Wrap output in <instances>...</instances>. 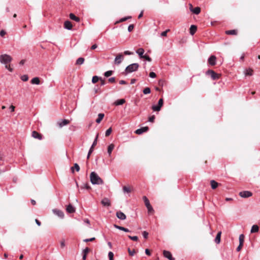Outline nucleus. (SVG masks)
<instances>
[{"instance_id": "nucleus-9", "label": "nucleus", "mask_w": 260, "mask_h": 260, "mask_svg": "<svg viewBox=\"0 0 260 260\" xmlns=\"http://www.w3.org/2000/svg\"><path fill=\"white\" fill-rule=\"evenodd\" d=\"M149 128L148 126H145L137 129L135 133L138 135H141L144 132L148 131Z\"/></svg>"}, {"instance_id": "nucleus-29", "label": "nucleus", "mask_w": 260, "mask_h": 260, "mask_svg": "<svg viewBox=\"0 0 260 260\" xmlns=\"http://www.w3.org/2000/svg\"><path fill=\"white\" fill-rule=\"evenodd\" d=\"M191 12L196 15H198L201 12V8L199 7H197L194 8H193Z\"/></svg>"}, {"instance_id": "nucleus-49", "label": "nucleus", "mask_w": 260, "mask_h": 260, "mask_svg": "<svg viewBox=\"0 0 260 260\" xmlns=\"http://www.w3.org/2000/svg\"><path fill=\"white\" fill-rule=\"evenodd\" d=\"M142 235L145 239H147L148 236V233L146 231H143L142 232Z\"/></svg>"}, {"instance_id": "nucleus-20", "label": "nucleus", "mask_w": 260, "mask_h": 260, "mask_svg": "<svg viewBox=\"0 0 260 260\" xmlns=\"http://www.w3.org/2000/svg\"><path fill=\"white\" fill-rule=\"evenodd\" d=\"M197 27L196 25H191L189 29L190 34L191 35H193L196 31H197Z\"/></svg>"}, {"instance_id": "nucleus-45", "label": "nucleus", "mask_w": 260, "mask_h": 260, "mask_svg": "<svg viewBox=\"0 0 260 260\" xmlns=\"http://www.w3.org/2000/svg\"><path fill=\"white\" fill-rule=\"evenodd\" d=\"M131 16H127V17H123V18H121L119 21H118V22H124L126 20H127V19L131 18Z\"/></svg>"}, {"instance_id": "nucleus-4", "label": "nucleus", "mask_w": 260, "mask_h": 260, "mask_svg": "<svg viewBox=\"0 0 260 260\" xmlns=\"http://www.w3.org/2000/svg\"><path fill=\"white\" fill-rule=\"evenodd\" d=\"M206 75H210L212 80H217L219 79L220 75L216 73L214 71L211 70H208L206 73Z\"/></svg>"}, {"instance_id": "nucleus-26", "label": "nucleus", "mask_w": 260, "mask_h": 260, "mask_svg": "<svg viewBox=\"0 0 260 260\" xmlns=\"http://www.w3.org/2000/svg\"><path fill=\"white\" fill-rule=\"evenodd\" d=\"M225 34L229 35H236L237 34V31L235 29L229 30L225 31Z\"/></svg>"}, {"instance_id": "nucleus-6", "label": "nucleus", "mask_w": 260, "mask_h": 260, "mask_svg": "<svg viewBox=\"0 0 260 260\" xmlns=\"http://www.w3.org/2000/svg\"><path fill=\"white\" fill-rule=\"evenodd\" d=\"M124 57L122 53L118 54L114 60V63L117 64H119L123 60Z\"/></svg>"}, {"instance_id": "nucleus-42", "label": "nucleus", "mask_w": 260, "mask_h": 260, "mask_svg": "<svg viewBox=\"0 0 260 260\" xmlns=\"http://www.w3.org/2000/svg\"><path fill=\"white\" fill-rule=\"evenodd\" d=\"M147 210H148V212L150 213H153L154 212V210L152 208V207L150 205L149 206L147 207Z\"/></svg>"}, {"instance_id": "nucleus-32", "label": "nucleus", "mask_w": 260, "mask_h": 260, "mask_svg": "<svg viewBox=\"0 0 260 260\" xmlns=\"http://www.w3.org/2000/svg\"><path fill=\"white\" fill-rule=\"evenodd\" d=\"M253 70L249 68L245 71V75L252 76L253 75Z\"/></svg>"}, {"instance_id": "nucleus-24", "label": "nucleus", "mask_w": 260, "mask_h": 260, "mask_svg": "<svg viewBox=\"0 0 260 260\" xmlns=\"http://www.w3.org/2000/svg\"><path fill=\"white\" fill-rule=\"evenodd\" d=\"M31 83L33 84L39 85L40 83V79L38 77H35L31 79Z\"/></svg>"}, {"instance_id": "nucleus-50", "label": "nucleus", "mask_w": 260, "mask_h": 260, "mask_svg": "<svg viewBox=\"0 0 260 260\" xmlns=\"http://www.w3.org/2000/svg\"><path fill=\"white\" fill-rule=\"evenodd\" d=\"M129 254L131 256H133L135 253V250H131L129 248L128 249Z\"/></svg>"}, {"instance_id": "nucleus-27", "label": "nucleus", "mask_w": 260, "mask_h": 260, "mask_svg": "<svg viewBox=\"0 0 260 260\" xmlns=\"http://www.w3.org/2000/svg\"><path fill=\"white\" fill-rule=\"evenodd\" d=\"M104 117V114L103 113H100L98 114V117L96 119V122L98 123H100L101 121L102 120Z\"/></svg>"}, {"instance_id": "nucleus-62", "label": "nucleus", "mask_w": 260, "mask_h": 260, "mask_svg": "<svg viewBox=\"0 0 260 260\" xmlns=\"http://www.w3.org/2000/svg\"><path fill=\"white\" fill-rule=\"evenodd\" d=\"M243 245H240V244H239V246L237 248V251H239L241 250V248L242 247Z\"/></svg>"}, {"instance_id": "nucleus-57", "label": "nucleus", "mask_w": 260, "mask_h": 260, "mask_svg": "<svg viewBox=\"0 0 260 260\" xmlns=\"http://www.w3.org/2000/svg\"><path fill=\"white\" fill-rule=\"evenodd\" d=\"M108 81L110 83H114L115 82V78L114 77H111L109 78Z\"/></svg>"}, {"instance_id": "nucleus-7", "label": "nucleus", "mask_w": 260, "mask_h": 260, "mask_svg": "<svg viewBox=\"0 0 260 260\" xmlns=\"http://www.w3.org/2000/svg\"><path fill=\"white\" fill-rule=\"evenodd\" d=\"M252 193L249 191H242L239 192V196L242 198H248L252 196Z\"/></svg>"}, {"instance_id": "nucleus-43", "label": "nucleus", "mask_w": 260, "mask_h": 260, "mask_svg": "<svg viewBox=\"0 0 260 260\" xmlns=\"http://www.w3.org/2000/svg\"><path fill=\"white\" fill-rule=\"evenodd\" d=\"M123 190L124 192H127V193H128V192H131V189L129 187H126L125 186H123Z\"/></svg>"}, {"instance_id": "nucleus-54", "label": "nucleus", "mask_w": 260, "mask_h": 260, "mask_svg": "<svg viewBox=\"0 0 260 260\" xmlns=\"http://www.w3.org/2000/svg\"><path fill=\"white\" fill-rule=\"evenodd\" d=\"M89 249L88 247H86L83 250L82 253L83 254L87 255V254L89 252Z\"/></svg>"}, {"instance_id": "nucleus-5", "label": "nucleus", "mask_w": 260, "mask_h": 260, "mask_svg": "<svg viewBox=\"0 0 260 260\" xmlns=\"http://www.w3.org/2000/svg\"><path fill=\"white\" fill-rule=\"evenodd\" d=\"M163 103H164L163 99H160L159 100V101H158V105H153V106H152V110L153 111H160V109H161V107L163 105Z\"/></svg>"}, {"instance_id": "nucleus-16", "label": "nucleus", "mask_w": 260, "mask_h": 260, "mask_svg": "<svg viewBox=\"0 0 260 260\" xmlns=\"http://www.w3.org/2000/svg\"><path fill=\"white\" fill-rule=\"evenodd\" d=\"M66 210L69 213H73L75 212V208L71 204L68 205L66 208Z\"/></svg>"}, {"instance_id": "nucleus-56", "label": "nucleus", "mask_w": 260, "mask_h": 260, "mask_svg": "<svg viewBox=\"0 0 260 260\" xmlns=\"http://www.w3.org/2000/svg\"><path fill=\"white\" fill-rule=\"evenodd\" d=\"M123 54L126 55H129L133 54V52L129 51H124Z\"/></svg>"}, {"instance_id": "nucleus-58", "label": "nucleus", "mask_w": 260, "mask_h": 260, "mask_svg": "<svg viewBox=\"0 0 260 260\" xmlns=\"http://www.w3.org/2000/svg\"><path fill=\"white\" fill-rule=\"evenodd\" d=\"M169 30H170L169 29H167L166 31H164L162 32L161 34V36H163V37L166 36L167 34V32L168 31H169Z\"/></svg>"}, {"instance_id": "nucleus-64", "label": "nucleus", "mask_w": 260, "mask_h": 260, "mask_svg": "<svg viewBox=\"0 0 260 260\" xmlns=\"http://www.w3.org/2000/svg\"><path fill=\"white\" fill-rule=\"evenodd\" d=\"M35 221L38 226H40L41 224V222L37 219H36Z\"/></svg>"}, {"instance_id": "nucleus-46", "label": "nucleus", "mask_w": 260, "mask_h": 260, "mask_svg": "<svg viewBox=\"0 0 260 260\" xmlns=\"http://www.w3.org/2000/svg\"><path fill=\"white\" fill-rule=\"evenodd\" d=\"M21 79L23 81H27L28 80L27 75H24L21 77Z\"/></svg>"}, {"instance_id": "nucleus-59", "label": "nucleus", "mask_w": 260, "mask_h": 260, "mask_svg": "<svg viewBox=\"0 0 260 260\" xmlns=\"http://www.w3.org/2000/svg\"><path fill=\"white\" fill-rule=\"evenodd\" d=\"M6 35V31L4 30H2L0 31V36L1 37H4Z\"/></svg>"}, {"instance_id": "nucleus-52", "label": "nucleus", "mask_w": 260, "mask_h": 260, "mask_svg": "<svg viewBox=\"0 0 260 260\" xmlns=\"http://www.w3.org/2000/svg\"><path fill=\"white\" fill-rule=\"evenodd\" d=\"M134 28V25L133 24H130L128 27V31L129 32H131Z\"/></svg>"}, {"instance_id": "nucleus-13", "label": "nucleus", "mask_w": 260, "mask_h": 260, "mask_svg": "<svg viewBox=\"0 0 260 260\" xmlns=\"http://www.w3.org/2000/svg\"><path fill=\"white\" fill-rule=\"evenodd\" d=\"M32 137L35 139H37L38 140L42 139V136L41 134H39L36 131H33L31 134Z\"/></svg>"}, {"instance_id": "nucleus-21", "label": "nucleus", "mask_w": 260, "mask_h": 260, "mask_svg": "<svg viewBox=\"0 0 260 260\" xmlns=\"http://www.w3.org/2000/svg\"><path fill=\"white\" fill-rule=\"evenodd\" d=\"M114 226L116 229H118L119 230L123 231H124L125 232H130V231L128 229L124 228V227H122V226H120L117 225L116 224H114Z\"/></svg>"}, {"instance_id": "nucleus-8", "label": "nucleus", "mask_w": 260, "mask_h": 260, "mask_svg": "<svg viewBox=\"0 0 260 260\" xmlns=\"http://www.w3.org/2000/svg\"><path fill=\"white\" fill-rule=\"evenodd\" d=\"M164 256L168 258L169 260H175V258L172 256L171 253L167 250H164L163 251Z\"/></svg>"}, {"instance_id": "nucleus-15", "label": "nucleus", "mask_w": 260, "mask_h": 260, "mask_svg": "<svg viewBox=\"0 0 260 260\" xmlns=\"http://www.w3.org/2000/svg\"><path fill=\"white\" fill-rule=\"evenodd\" d=\"M101 203L104 206H110L111 205L109 199L107 198L103 199L101 201Z\"/></svg>"}, {"instance_id": "nucleus-61", "label": "nucleus", "mask_w": 260, "mask_h": 260, "mask_svg": "<svg viewBox=\"0 0 260 260\" xmlns=\"http://www.w3.org/2000/svg\"><path fill=\"white\" fill-rule=\"evenodd\" d=\"M66 244H65V242L64 241H61L60 242V246L61 248H63L64 246H65Z\"/></svg>"}, {"instance_id": "nucleus-19", "label": "nucleus", "mask_w": 260, "mask_h": 260, "mask_svg": "<svg viewBox=\"0 0 260 260\" xmlns=\"http://www.w3.org/2000/svg\"><path fill=\"white\" fill-rule=\"evenodd\" d=\"M98 138V135H96L90 148L89 149V153H91L93 151V147L97 144V141Z\"/></svg>"}, {"instance_id": "nucleus-14", "label": "nucleus", "mask_w": 260, "mask_h": 260, "mask_svg": "<svg viewBox=\"0 0 260 260\" xmlns=\"http://www.w3.org/2000/svg\"><path fill=\"white\" fill-rule=\"evenodd\" d=\"M64 27L67 29L71 30L73 27V25L70 21L67 20L64 23Z\"/></svg>"}, {"instance_id": "nucleus-47", "label": "nucleus", "mask_w": 260, "mask_h": 260, "mask_svg": "<svg viewBox=\"0 0 260 260\" xmlns=\"http://www.w3.org/2000/svg\"><path fill=\"white\" fill-rule=\"evenodd\" d=\"M142 58L145 59H146V60H147L148 61H151V58L148 55H146V54L144 55Z\"/></svg>"}, {"instance_id": "nucleus-55", "label": "nucleus", "mask_w": 260, "mask_h": 260, "mask_svg": "<svg viewBox=\"0 0 260 260\" xmlns=\"http://www.w3.org/2000/svg\"><path fill=\"white\" fill-rule=\"evenodd\" d=\"M94 240H95V238L93 237V238H89V239H85L83 240V241L85 242H89V241H93Z\"/></svg>"}, {"instance_id": "nucleus-44", "label": "nucleus", "mask_w": 260, "mask_h": 260, "mask_svg": "<svg viewBox=\"0 0 260 260\" xmlns=\"http://www.w3.org/2000/svg\"><path fill=\"white\" fill-rule=\"evenodd\" d=\"M128 237L133 241H137L138 240V237L137 236H128Z\"/></svg>"}, {"instance_id": "nucleus-34", "label": "nucleus", "mask_w": 260, "mask_h": 260, "mask_svg": "<svg viewBox=\"0 0 260 260\" xmlns=\"http://www.w3.org/2000/svg\"><path fill=\"white\" fill-rule=\"evenodd\" d=\"M144 202L145 203V206L146 207L149 206L150 205L149 200L147 199V198L146 196H144L143 197Z\"/></svg>"}, {"instance_id": "nucleus-28", "label": "nucleus", "mask_w": 260, "mask_h": 260, "mask_svg": "<svg viewBox=\"0 0 260 260\" xmlns=\"http://www.w3.org/2000/svg\"><path fill=\"white\" fill-rule=\"evenodd\" d=\"M70 18L72 20H75L76 22H79L80 21V18L77 16H76L74 14L71 13L70 14Z\"/></svg>"}, {"instance_id": "nucleus-2", "label": "nucleus", "mask_w": 260, "mask_h": 260, "mask_svg": "<svg viewBox=\"0 0 260 260\" xmlns=\"http://www.w3.org/2000/svg\"><path fill=\"white\" fill-rule=\"evenodd\" d=\"M12 60V57L8 54H4L0 55V62L2 64H9Z\"/></svg>"}, {"instance_id": "nucleus-10", "label": "nucleus", "mask_w": 260, "mask_h": 260, "mask_svg": "<svg viewBox=\"0 0 260 260\" xmlns=\"http://www.w3.org/2000/svg\"><path fill=\"white\" fill-rule=\"evenodd\" d=\"M52 211L54 214L58 216L59 217L61 218H63L64 217V213L62 211L55 209H53Z\"/></svg>"}, {"instance_id": "nucleus-36", "label": "nucleus", "mask_w": 260, "mask_h": 260, "mask_svg": "<svg viewBox=\"0 0 260 260\" xmlns=\"http://www.w3.org/2000/svg\"><path fill=\"white\" fill-rule=\"evenodd\" d=\"M75 169L76 171L78 172L80 170V167L77 164V163H75L74 164V167H72L71 169H72V172L73 173L74 172V169Z\"/></svg>"}, {"instance_id": "nucleus-60", "label": "nucleus", "mask_w": 260, "mask_h": 260, "mask_svg": "<svg viewBox=\"0 0 260 260\" xmlns=\"http://www.w3.org/2000/svg\"><path fill=\"white\" fill-rule=\"evenodd\" d=\"M100 82H101V86H103L105 84V81L101 78H100Z\"/></svg>"}, {"instance_id": "nucleus-3", "label": "nucleus", "mask_w": 260, "mask_h": 260, "mask_svg": "<svg viewBox=\"0 0 260 260\" xmlns=\"http://www.w3.org/2000/svg\"><path fill=\"white\" fill-rule=\"evenodd\" d=\"M139 67V65L137 63H132L131 64H129V66H128L126 68V69L125 70V72L126 74L132 73L133 72L137 71Z\"/></svg>"}, {"instance_id": "nucleus-40", "label": "nucleus", "mask_w": 260, "mask_h": 260, "mask_svg": "<svg viewBox=\"0 0 260 260\" xmlns=\"http://www.w3.org/2000/svg\"><path fill=\"white\" fill-rule=\"evenodd\" d=\"M112 131V128H111V127L109 128H108V129H107V131H106V133H105V136H106V137L109 136L111 134V133Z\"/></svg>"}, {"instance_id": "nucleus-12", "label": "nucleus", "mask_w": 260, "mask_h": 260, "mask_svg": "<svg viewBox=\"0 0 260 260\" xmlns=\"http://www.w3.org/2000/svg\"><path fill=\"white\" fill-rule=\"evenodd\" d=\"M116 216L120 220H125L126 219V215L120 211L116 212Z\"/></svg>"}, {"instance_id": "nucleus-63", "label": "nucleus", "mask_w": 260, "mask_h": 260, "mask_svg": "<svg viewBox=\"0 0 260 260\" xmlns=\"http://www.w3.org/2000/svg\"><path fill=\"white\" fill-rule=\"evenodd\" d=\"M145 253L148 255H150L151 254L150 252L148 249H145Z\"/></svg>"}, {"instance_id": "nucleus-31", "label": "nucleus", "mask_w": 260, "mask_h": 260, "mask_svg": "<svg viewBox=\"0 0 260 260\" xmlns=\"http://www.w3.org/2000/svg\"><path fill=\"white\" fill-rule=\"evenodd\" d=\"M211 185L212 189H214L217 188L218 186V183L216 182L215 180H211Z\"/></svg>"}, {"instance_id": "nucleus-39", "label": "nucleus", "mask_w": 260, "mask_h": 260, "mask_svg": "<svg viewBox=\"0 0 260 260\" xmlns=\"http://www.w3.org/2000/svg\"><path fill=\"white\" fill-rule=\"evenodd\" d=\"M143 92L144 94H149L151 92L150 88L149 87H146L144 89Z\"/></svg>"}, {"instance_id": "nucleus-18", "label": "nucleus", "mask_w": 260, "mask_h": 260, "mask_svg": "<svg viewBox=\"0 0 260 260\" xmlns=\"http://www.w3.org/2000/svg\"><path fill=\"white\" fill-rule=\"evenodd\" d=\"M144 52H145V51H144V49L142 48H140L138 49H137L136 51V53L139 55V57L140 58H142L143 57V56L144 55Z\"/></svg>"}, {"instance_id": "nucleus-48", "label": "nucleus", "mask_w": 260, "mask_h": 260, "mask_svg": "<svg viewBox=\"0 0 260 260\" xmlns=\"http://www.w3.org/2000/svg\"><path fill=\"white\" fill-rule=\"evenodd\" d=\"M81 189L85 188L86 189H90V186L88 184H84L83 186L81 187Z\"/></svg>"}, {"instance_id": "nucleus-41", "label": "nucleus", "mask_w": 260, "mask_h": 260, "mask_svg": "<svg viewBox=\"0 0 260 260\" xmlns=\"http://www.w3.org/2000/svg\"><path fill=\"white\" fill-rule=\"evenodd\" d=\"M108 257L109 258V260H114V254L112 252L110 251L108 253Z\"/></svg>"}, {"instance_id": "nucleus-30", "label": "nucleus", "mask_w": 260, "mask_h": 260, "mask_svg": "<svg viewBox=\"0 0 260 260\" xmlns=\"http://www.w3.org/2000/svg\"><path fill=\"white\" fill-rule=\"evenodd\" d=\"M125 102L124 99H120L116 101L114 103L115 105L116 106L121 105L123 104Z\"/></svg>"}, {"instance_id": "nucleus-38", "label": "nucleus", "mask_w": 260, "mask_h": 260, "mask_svg": "<svg viewBox=\"0 0 260 260\" xmlns=\"http://www.w3.org/2000/svg\"><path fill=\"white\" fill-rule=\"evenodd\" d=\"M100 78H99L98 76H94L92 77V82L93 83H96L99 80H100Z\"/></svg>"}, {"instance_id": "nucleus-11", "label": "nucleus", "mask_w": 260, "mask_h": 260, "mask_svg": "<svg viewBox=\"0 0 260 260\" xmlns=\"http://www.w3.org/2000/svg\"><path fill=\"white\" fill-rule=\"evenodd\" d=\"M216 57L214 55H211L208 60V63L211 66H214L216 64Z\"/></svg>"}, {"instance_id": "nucleus-53", "label": "nucleus", "mask_w": 260, "mask_h": 260, "mask_svg": "<svg viewBox=\"0 0 260 260\" xmlns=\"http://www.w3.org/2000/svg\"><path fill=\"white\" fill-rule=\"evenodd\" d=\"M156 76V74L154 72H151L149 74V77L152 78H154Z\"/></svg>"}, {"instance_id": "nucleus-22", "label": "nucleus", "mask_w": 260, "mask_h": 260, "mask_svg": "<svg viewBox=\"0 0 260 260\" xmlns=\"http://www.w3.org/2000/svg\"><path fill=\"white\" fill-rule=\"evenodd\" d=\"M114 147L115 145L113 144H111L108 146L107 151L109 156H111L112 151L114 149Z\"/></svg>"}, {"instance_id": "nucleus-37", "label": "nucleus", "mask_w": 260, "mask_h": 260, "mask_svg": "<svg viewBox=\"0 0 260 260\" xmlns=\"http://www.w3.org/2000/svg\"><path fill=\"white\" fill-rule=\"evenodd\" d=\"M113 73V71H108L104 73V76L106 77H108L111 76Z\"/></svg>"}, {"instance_id": "nucleus-33", "label": "nucleus", "mask_w": 260, "mask_h": 260, "mask_svg": "<svg viewBox=\"0 0 260 260\" xmlns=\"http://www.w3.org/2000/svg\"><path fill=\"white\" fill-rule=\"evenodd\" d=\"M84 59L83 57H79L76 60V64L81 65L84 63Z\"/></svg>"}, {"instance_id": "nucleus-25", "label": "nucleus", "mask_w": 260, "mask_h": 260, "mask_svg": "<svg viewBox=\"0 0 260 260\" xmlns=\"http://www.w3.org/2000/svg\"><path fill=\"white\" fill-rule=\"evenodd\" d=\"M221 234V232H218L215 237V242L217 244H219L220 242Z\"/></svg>"}, {"instance_id": "nucleus-17", "label": "nucleus", "mask_w": 260, "mask_h": 260, "mask_svg": "<svg viewBox=\"0 0 260 260\" xmlns=\"http://www.w3.org/2000/svg\"><path fill=\"white\" fill-rule=\"evenodd\" d=\"M70 123V121L67 119H63L60 122H58V124L60 127H62L63 126H65L68 124Z\"/></svg>"}, {"instance_id": "nucleus-1", "label": "nucleus", "mask_w": 260, "mask_h": 260, "mask_svg": "<svg viewBox=\"0 0 260 260\" xmlns=\"http://www.w3.org/2000/svg\"><path fill=\"white\" fill-rule=\"evenodd\" d=\"M90 178L92 184H103L104 183L103 180L94 172L91 173Z\"/></svg>"}, {"instance_id": "nucleus-35", "label": "nucleus", "mask_w": 260, "mask_h": 260, "mask_svg": "<svg viewBox=\"0 0 260 260\" xmlns=\"http://www.w3.org/2000/svg\"><path fill=\"white\" fill-rule=\"evenodd\" d=\"M239 244H240V245H243L244 241V235L243 234H241L239 236Z\"/></svg>"}, {"instance_id": "nucleus-51", "label": "nucleus", "mask_w": 260, "mask_h": 260, "mask_svg": "<svg viewBox=\"0 0 260 260\" xmlns=\"http://www.w3.org/2000/svg\"><path fill=\"white\" fill-rule=\"evenodd\" d=\"M155 119V116L152 115L150 117H149V121L151 122H153Z\"/></svg>"}, {"instance_id": "nucleus-23", "label": "nucleus", "mask_w": 260, "mask_h": 260, "mask_svg": "<svg viewBox=\"0 0 260 260\" xmlns=\"http://www.w3.org/2000/svg\"><path fill=\"white\" fill-rule=\"evenodd\" d=\"M258 230H259V228H258V225L255 224V225H253L252 226L250 232L251 233H256V232H258Z\"/></svg>"}]
</instances>
